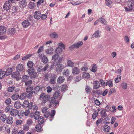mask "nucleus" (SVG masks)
<instances>
[{"label":"nucleus","mask_w":134,"mask_h":134,"mask_svg":"<svg viewBox=\"0 0 134 134\" xmlns=\"http://www.w3.org/2000/svg\"><path fill=\"white\" fill-rule=\"evenodd\" d=\"M60 93L59 91L55 92L53 94V97H51L49 100L50 104L49 105V107L51 108L53 105V106L54 105L55 108H56L59 105V102L55 99L57 98L60 96Z\"/></svg>","instance_id":"nucleus-1"},{"label":"nucleus","mask_w":134,"mask_h":134,"mask_svg":"<svg viewBox=\"0 0 134 134\" xmlns=\"http://www.w3.org/2000/svg\"><path fill=\"white\" fill-rule=\"evenodd\" d=\"M43 114L44 116L46 118H47L49 116H50V117H49V120L50 121H51L53 120L54 116L55 115V110H52L51 111V114H50V112L48 111Z\"/></svg>","instance_id":"nucleus-2"},{"label":"nucleus","mask_w":134,"mask_h":134,"mask_svg":"<svg viewBox=\"0 0 134 134\" xmlns=\"http://www.w3.org/2000/svg\"><path fill=\"white\" fill-rule=\"evenodd\" d=\"M83 44V42L82 41H79V42H76L73 44L72 45L69 47L70 49H71L75 48H77L80 47Z\"/></svg>","instance_id":"nucleus-3"},{"label":"nucleus","mask_w":134,"mask_h":134,"mask_svg":"<svg viewBox=\"0 0 134 134\" xmlns=\"http://www.w3.org/2000/svg\"><path fill=\"white\" fill-rule=\"evenodd\" d=\"M39 57L41 59L42 61L45 64L47 63L48 61L47 58L43 54H39Z\"/></svg>","instance_id":"nucleus-4"},{"label":"nucleus","mask_w":134,"mask_h":134,"mask_svg":"<svg viewBox=\"0 0 134 134\" xmlns=\"http://www.w3.org/2000/svg\"><path fill=\"white\" fill-rule=\"evenodd\" d=\"M22 25L23 28H26L30 26L31 24L28 20H25L23 21Z\"/></svg>","instance_id":"nucleus-5"},{"label":"nucleus","mask_w":134,"mask_h":134,"mask_svg":"<svg viewBox=\"0 0 134 134\" xmlns=\"http://www.w3.org/2000/svg\"><path fill=\"white\" fill-rule=\"evenodd\" d=\"M16 30L14 28H11L9 29L7 31V34L10 36L14 35L16 33Z\"/></svg>","instance_id":"nucleus-6"},{"label":"nucleus","mask_w":134,"mask_h":134,"mask_svg":"<svg viewBox=\"0 0 134 134\" xmlns=\"http://www.w3.org/2000/svg\"><path fill=\"white\" fill-rule=\"evenodd\" d=\"M17 1H19L20 0H16ZM19 5L21 8H24L27 5V2L25 0H22L19 3Z\"/></svg>","instance_id":"nucleus-7"},{"label":"nucleus","mask_w":134,"mask_h":134,"mask_svg":"<svg viewBox=\"0 0 134 134\" xmlns=\"http://www.w3.org/2000/svg\"><path fill=\"white\" fill-rule=\"evenodd\" d=\"M20 74V73L17 71L13 72L12 75V78H15L17 80H18L20 79L19 77Z\"/></svg>","instance_id":"nucleus-8"},{"label":"nucleus","mask_w":134,"mask_h":134,"mask_svg":"<svg viewBox=\"0 0 134 134\" xmlns=\"http://www.w3.org/2000/svg\"><path fill=\"white\" fill-rule=\"evenodd\" d=\"M57 67L56 68V71L58 72H62V70L64 68V66L62 64L56 65Z\"/></svg>","instance_id":"nucleus-9"},{"label":"nucleus","mask_w":134,"mask_h":134,"mask_svg":"<svg viewBox=\"0 0 134 134\" xmlns=\"http://www.w3.org/2000/svg\"><path fill=\"white\" fill-rule=\"evenodd\" d=\"M51 79L50 80V83L52 84L55 83L57 78V75L55 74H52L51 77Z\"/></svg>","instance_id":"nucleus-10"},{"label":"nucleus","mask_w":134,"mask_h":134,"mask_svg":"<svg viewBox=\"0 0 134 134\" xmlns=\"http://www.w3.org/2000/svg\"><path fill=\"white\" fill-rule=\"evenodd\" d=\"M24 65L21 64H18L16 67V70L19 72L23 71L24 69Z\"/></svg>","instance_id":"nucleus-11"},{"label":"nucleus","mask_w":134,"mask_h":134,"mask_svg":"<svg viewBox=\"0 0 134 134\" xmlns=\"http://www.w3.org/2000/svg\"><path fill=\"white\" fill-rule=\"evenodd\" d=\"M41 14L40 12L36 11L34 14V16L35 19H39L41 18Z\"/></svg>","instance_id":"nucleus-12"},{"label":"nucleus","mask_w":134,"mask_h":134,"mask_svg":"<svg viewBox=\"0 0 134 134\" xmlns=\"http://www.w3.org/2000/svg\"><path fill=\"white\" fill-rule=\"evenodd\" d=\"M13 119L12 117L8 116L7 118L5 121L7 124H12L13 122Z\"/></svg>","instance_id":"nucleus-13"},{"label":"nucleus","mask_w":134,"mask_h":134,"mask_svg":"<svg viewBox=\"0 0 134 134\" xmlns=\"http://www.w3.org/2000/svg\"><path fill=\"white\" fill-rule=\"evenodd\" d=\"M80 69L77 67H74L72 69V73L73 75L78 74L80 72Z\"/></svg>","instance_id":"nucleus-14"},{"label":"nucleus","mask_w":134,"mask_h":134,"mask_svg":"<svg viewBox=\"0 0 134 134\" xmlns=\"http://www.w3.org/2000/svg\"><path fill=\"white\" fill-rule=\"evenodd\" d=\"M10 4L8 2L6 1L4 4L3 8L5 10H8L10 9Z\"/></svg>","instance_id":"nucleus-15"},{"label":"nucleus","mask_w":134,"mask_h":134,"mask_svg":"<svg viewBox=\"0 0 134 134\" xmlns=\"http://www.w3.org/2000/svg\"><path fill=\"white\" fill-rule=\"evenodd\" d=\"M50 98V96L48 95H45V96L43 97V100L42 102V104H45L46 102L48 101L49 99Z\"/></svg>","instance_id":"nucleus-16"},{"label":"nucleus","mask_w":134,"mask_h":134,"mask_svg":"<svg viewBox=\"0 0 134 134\" xmlns=\"http://www.w3.org/2000/svg\"><path fill=\"white\" fill-rule=\"evenodd\" d=\"M99 82L97 81H94L93 83V87L94 89H97L100 86V85L98 84Z\"/></svg>","instance_id":"nucleus-17"},{"label":"nucleus","mask_w":134,"mask_h":134,"mask_svg":"<svg viewBox=\"0 0 134 134\" xmlns=\"http://www.w3.org/2000/svg\"><path fill=\"white\" fill-rule=\"evenodd\" d=\"M18 113V111L16 109H13V110L11 111L10 114L14 116H16Z\"/></svg>","instance_id":"nucleus-18"},{"label":"nucleus","mask_w":134,"mask_h":134,"mask_svg":"<svg viewBox=\"0 0 134 134\" xmlns=\"http://www.w3.org/2000/svg\"><path fill=\"white\" fill-rule=\"evenodd\" d=\"M7 117L5 114H2L0 118L1 121L3 123H5Z\"/></svg>","instance_id":"nucleus-19"},{"label":"nucleus","mask_w":134,"mask_h":134,"mask_svg":"<svg viewBox=\"0 0 134 134\" xmlns=\"http://www.w3.org/2000/svg\"><path fill=\"white\" fill-rule=\"evenodd\" d=\"M13 71V69L11 68H8L5 71L6 75L8 76L11 74Z\"/></svg>","instance_id":"nucleus-20"},{"label":"nucleus","mask_w":134,"mask_h":134,"mask_svg":"<svg viewBox=\"0 0 134 134\" xmlns=\"http://www.w3.org/2000/svg\"><path fill=\"white\" fill-rule=\"evenodd\" d=\"M6 31L5 28L3 26H0V34L3 35L4 34Z\"/></svg>","instance_id":"nucleus-21"},{"label":"nucleus","mask_w":134,"mask_h":134,"mask_svg":"<svg viewBox=\"0 0 134 134\" xmlns=\"http://www.w3.org/2000/svg\"><path fill=\"white\" fill-rule=\"evenodd\" d=\"M134 0H129L127 2V5L129 7L132 8L133 7V5H134Z\"/></svg>","instance_id":"nucleus-22"},{"label":"nucleus","mask_w":134,"mask_h":134,"mask_svg":"<svg viewBox=\"0 0 134 134\" xmlns=\"http://www.w3.org/2000/svg\"><path fill=\"white\" fill-rule=\"evenodd\" d=\"M13 107L10 105H8L7 106L5 109V111L6 112H10L13 110Z\"/></svg>","instance_id":"nucleus-23"},{"label":"nucleus","mask_w":134,"mask_h":134,"mask_svg":"<svg viewBox=\"0 0 134 134\" xmlns=\"http://www.w3.org/2000/svg\"><path fill=\"white\" fill-rule=\"evenodd\" d=\"M19 95L18 93H15L13 94L12 97L11 98L13 100H15L19 98Z\"/></svg>","instance_id":"nucleus-24"},{"label":"nucleus","mask_w":134,"mask_h":134,"mask_svg":"<svg viewBox=\"0 0 134 134\" xmlns=\"http://www.w3.org/2000/svg\"><path fill=\"white\" fill-rule=\"evenodd\" d=\"M40 113L38 111H36L34 113V115L32 116L34 117V118L35 120H37L38 118H39L40 116Z\"/></svg>","instance_id":"nucleus-25"},{"label":"nucleus","mask_w":134,"mask_h":134,"mask_svg":"<svg viewBox=\"0 0 134 134\" xmlns=\"http://www.w3.org/2000/svg\"><path fill=\"white\" fill-rule=\"evenodd\" d=\"M41 124H38L36 125L35 128L36 131L38 132H40L42 131V127L40 125Z\"/></svg>","instance_id":"nucleus-26"},{"label":"nucleus","mask_w":134,"mask_h":134,"mask_svg":"<svg viewBox=\"0 0 134 134\" xmlns=\"http://www.w3.org/2000/svg\"><path fill=\"white\" fill-rule=\"evenodd\" d=\"M29 77L27 75H24L23 76L22 78V82H25L29 80Z\"/></svg>","instance_id":"nucleus-27"},{"label":"nucleus","mask_w":134,"mask_h":134,"mask_svg":"<svg viewBox=\"0 0 134 134\" xmlns=\"http://www.w3.org/2000/svg\"><path fill=\"white\" fill-rule=\"evenodd\" d=\"M38 120V122L39 124H42L44 122V118L42 116H40L37 119Z\"/></svg>","instance_id":"nucleus-28"},{"label":"nucleus","mask_w":134,"mask_h":134,"mask_svg":"<svg viewBox=\"0 0 134 134\" xmlns=\"http://www.w3.org/2000/svg\"><path fill=\"white\" fill-rule=\"evenodd\" d=\"M33 89V87L31 85H29L26 88V92L27 93H30L32 92V91Z\"/></svg>","instance_id":"nucleus-29"},{"label":"nucleus","mask_w":134,"mask_h":134,"mask_svg":"<svg viewBox=\"0 0 134 134\" xmlns=\"http://www.w3.org/2000/svg\"><path fill=\"white\" fill-rule=\"evenodd\" d=\"M65 78L62 76H60L57 79V82L58 83H61L64 81Z\"/></svg>","instance_id":"nucleus-30"},{"label":"nucleus","mask_w":134,"mask_h":134,"mask_svg":"<svg viewBox=\"0 0 134 134\" xmlns=\"http://www.w3.org/2000/svg\"><path fill=\"white\" fill-rule=\"evenodd\" d=\"M21 106V104L20 103V102L19 101H17L14 104V107L16 109L20 108Z\"/></svg>","instance_id":"nucleus-31"},{"label":"nucleus","mask_w":134,"mask_h":134,"mask_svg":"<svg viewBox=\"0 0 134 134\" xmlns=\"http://www.w3.org/2000/svg\"><path fill=\"white\" fill-rule=\"evenodd\" d=\"M53 48H49L48 49L46 50V52L47 54H53Z\"/></svg>","instance_id":"nucleus-32"},{"label":"nucleus","mask_w":134,"mask_h":134,"mask_svg":"<svg viewBox=\"0 0 134 134\" xmlns=\"http://www.w3.org/2000/svg\"><path fill=\"white\" fill-rule=\"evenodd\" d=\"M42 88H41L39 86H36L34 89V91H33L34 93L35 94L37 93Z\"/></svg>","instance_id":"nucleus-33"},{"label":"nucleus","mask_w":134,"mask_h":134,"mask_svg":"<svg viewBox=\"0 0 134 134\" xmlns=\"http://www.w3.org/2000/svg\"><path fill=\"white\" fill-rule=\"evenodd\" d=\"M103 130L104 131L106 132H108L109 131V130L110 129V127L107 125L105 124L104 126Z\"/></svg>","instance_id":"nucleus-34"},{"label":"nucleus","mask_w":134,"mask_h":134,"mask_svg":"<svg viewBox=\"0 0 134 134\" xmlns=\"http://www.w3.org/2000/svg\"><path fill=\"white\" fill-rule=\"evenodd\" d=\"M99 31H97L95 32L92 37V38H97L100 37Z\"/></svg>","instance_id":"nucleus-35"},{"label":"nucleus","mask_w":134,"mask_h":134,"mask_svg":"<svg viewBox=\"0 0 134 134\" xmlns=\"http://www.w3.org/2000/svg\"><path fill=\"white\" fill-rule=\"evenodd\" d=\"M19 99H24L26 98L27 97V94L25 92L22 93L21 94L20 96H19Z\"/></svg>","instance_id":"nucleus-36"},{"label":"nucleus","mask_w":134,"mask_h":134,"mask_svg":"<svg viewBox=\"0 0 134 134\" xmlns=\"http://www.w3.org/2000/svg\"><path fill=\"white\" fill-rule=\"evenodd\" d=\"M105 85H108L109 87H111L113 86V81L111 80H110L108 81H107L105 83Z\"/></svg>","instance_id":"nucleus-37"},{"label":"nucleus","mask_w":134,"mask_h":134,"mask_svg":"<svg viewBox=\"0 0 134 134\" xmlns=\"http://www.w3.org/2000/svg\"><path fill=\"white\" fill-rule=\"evenodd\" d=\"M29 8L31 9L34 8L36 7V5L35 3L34 2H32L30 1L29 4Z\"/></svg>","instance_id":"nucleus-38"},{"label":"nucleus","mask_w":134,"mask_h":134,"mask_svg":"<svg viewBox=\"0 0 134 134\" xmlns=\"http://www.w3.org/2000/svg\"><path fill=\"white\" fill-rule=\"evenodd\" d=\"M29 104V102L28 100H25L22 106L24 108H27L28 104Z\"/></svg>","instance_id":"nucleus-39"},{"label":"nucleus","mask_w":134,"mask_h":134,"mask_svg":"<svg viewBox=\"0 0 134 134\" xmlns=\"http://www.w3.org/2000/svg\"><path fill=\"white\" fill-rule=\"evenodd\" d=\"M5 71H2V69H0V79L3 78L6 75Z\"/></svg>","instance_id":"nucleus-40"},{"label":"nucleus","mask_w":134,"mask_h":134,"mask_svg":"<svg viewBox=\"0 0 134 134\" xmlns=\"http://www.w3.org/2000/svg\"><path fill=\"white\" fill-rule=\"evenodd\" d=\"M85 90L87 93H90L92 89L90 86L86 85Z\"/></svg>","instance_id":"nucleus-41"},{"label":"nucleus","mask_w":134,"mask_h":134,"mask_svg":"<svg viewBox=\"0 0 134 134\" xmlns=\"http://www.w3.org/2000/svg\"><path fill=\"white\" fill-rule=\"evenodd\" d=\"M68 65L69 66L73 67L74 66V63L71 60H69L67 61V63Z\"/></svg>","instance_id":"nucleus-42"},{"label":"nucleus","mask_w":134,"mask_h":134,"mask_svg":"<svg viewBox=\"0 0 134 134\" xmlns=\"http://www.w3.org/2000/svg\"><path fill=\"white\" fill-rule=\"evenodd\" d=\"M63 74L64 76H67L69 75L68 69H65L63 72Z\"/></svg>","instance_id":"nucleus-43"},{"label":"nucleus","mask_w":134,"mask_h":134,"mask_svg":"<svg viewBox=\"0 0 134 134\" xmlns=\"http://www.w3.org/2000/svg\"><path fill=\"white\" fill-rule=\"evenodd\" d=\"M35 72V69L34 68H30L27 70V72L28 74H32Z\"/></svg>","instance_id":"nucleus-44"},{"label":"nucleus","mask_w":134,"mask_h":134,"mask_svg":"<svg viewBox=\"0 0 134 134\" xmlns=\"http://www.w3.org/2000/svg\"><path fill=\"white\" fill-rule=\"evenodd\" d=\"M82 77L84 78H89L90 77L89 73L84 72L82 75Z\"/></svg>","instance_id":"nucleus-45"},{"label":"nucleus","mask_w":134,"mask_h":134,"mask_svg":"<svg viewBox=\"0 0 134 134\" xmlns=\"http://www.w3.org/2000/svg\"><path fill=\"white\" fill-rule=\"evenodd\" d=\"M50 36L51 37L53 38H56L58 37V34L55 32L50 34Z\"/></svg>","instance_id":"nucleus-46"},{"label":"nucleus","mask_w":134,"mask_h":134,"mask_svg":"<svg viewBox=\"0 0 134 134\" xmlns=\"http://www.w3.org/2000/svg\"><path fill=\"white\" fill-rule=\"evenodd\" d=\"M34 64V63L32 62L31 61H29L28 62L27 66L29 68H32Z\"/></svg>","instance_id":"nucleus-47"},{"label":"nucleus","mask_w":134,"mask_h":134,"mask_svg":"<svg viewBox=\"0 0 134 134\" xmlns=\"http://www.w3.org/2000/svg\"><path fill=\"white\" fill-rule=\"evenodd\" d=\"M99 110H98V111H94L93 114L92 118L93 119H95L97 116L98 115V112Z\"/></svg>","instance_id":"nucleus-48"},{"label":"nucleus","mask_w":134,"mask_h":134,"mask_svg":"<svg viewBox=\"0 0 134 134\" xmlns=\"http://www.w3.org/2000/svg\"><path fill=\"white\" fill-rule=\"evenodd\" d=\"M30 77L31 79H33L35 78L37 76V73L34 72L32 74H30Z\"/></svg>","instance_id":"nucleus-49"},{"label":"nucleus","mask_w":134,"mask_h":134,"mask_svg":"<svg viewBox=\"0 0 134 134\" xmlns=\"http://www.w3.org/2000/svg\"><path fill=\"white\" fill-rule=\"evenodd\" d=\"M63 59V57H61L59 58L58 60H57V62L54 61V62L56 63V65L60 64V63H62Z\"/></svg>","instance_id":"nucleus-50"},{"label":"nucleus","mask_w":134,"mask_h":134,"mask_svg":"<svg viewBox=\"0 0 134 134\" xmlns=\"http://www.w3.org/2000/svg\"><path fill=\"white\" fill-rule=\"evenodd\" d=\"M63 51V50L62 48L58 47L56 48L55 52L57 54L61 53Z\"/></svg>","instance_id":"nucleus-51"},{"label":"nucleus","mask_w":134,"mask_h":134,"mask_svg":"<svg viewBox=\"0 0 134 134\" xmlns=\"http://www.w3.org/2000/svg\"><path fill=\"white\" fill-rule=\"evenodd\" d=\"M70 3L74 5H78L81 3V2L80 1H77L76 2H71Z\"/></svg>","instance_id":"nucleus-52"},{"label":"nucleus","mask_w":134,"mask_h":134,"mask_svg":"<svg viewBox=\"0 0 134 134\" xmlns=\"http://www.w3.org/2000/svg\"><path fill=\"white\" fill-rule=\"evenodd\" d=\"M59 57V55L57 53L52 56V59L54 60H55Z\"/></svg>","instance_id":"nucleus-53"},{"label":"nucleus","mask_w":134,"mask_h":134,"mask_svg":"<svg viewBox=\"0 0 134 134\" xmlns=\"http://www.w3.org/2000/svg\"><path fill=\"white\" fill-rule=\"evenodd\" d=\"M101 115L102 118H104L107 116V114L104 110H101Z\"/></svg>","instance_id":"nucleus-54"},{"label":"nucleus","mask_w":134,"mask_h":134,"mask_svg":"<svg viewBox=\"0 0 134 134\" xmlns=\"http://www.w3.org/2000/svg\"><path fill=\"white\" fill-rule=\"evenodd\" d=\"M97 66L96 64H93L92 67L91 71L94 72H96L97 70Z\"/></svg>","instance_id":"nucleus-55"},{"label":"nucleus","mask_w":134,"mask_h":134,"mask_svg":"<svg viewBox=\"0 0 134 134\" xmlns=\"http://www.w3.org/2000/svg\"><path fill=\"white\" fill-rule=\"evenodd\" d=\"M121 76L120 75L117 76V77L115 79V82L116 83H118L121 80Z\"/></svg>","instance_id":"nucleus-56"},{"label":"nucleus","mask_w":134,"mask_h":134,"mask_svg":"<svg viewBox=\"0 0 134 134\" xmlns=\"http://www.w3.org/2000/svg\"><path fill=\"white\" fill-rule=\"evenodd\" d=\"M14 88L15 87L14 86L9 87L8 88L7 91L8 92H12L14 91Z\"/></svg>","instance_id":"nucleus-57"},{"label":"nucleus","mask_w":134,"mask_h":134,"mask_svg":"<svg viewBox=\"0 0 134 134\" xmlns=\"http://www.w3.org/2000/svg\"><path fill=\"white\" fill-rule=\"evenodd\" d=\"M100 22L104 24H105L106 23V21L105 19L102 18H100L98 20Z\"/></svg>","instance_id":"nucleus-58"},{"label":"nucleus","mask_w":134,"mask_h":134,"mask_svg":"<svg viewBox=\"0 0 134 134\" xmlns=\"http://www.w3.org/2000/svg\"><path fill=\"white\" fill-rule=\"evenodd\" d=\"M32 82V80H31L29 79L25 82V85L26 86H27L31 84Z\"/></svg>","instance_id":"nucleus-59"},{"label":"nucleus","mask_w":134,"mask_h":134,"mask_svg":"<svg viewBox=\"0 0 134 134\" xmlns=\"http://www.w3.org/2000/svg\"><path fill=\"white\" fill-rule=\"evenodd\" d=\"M11 102V99L10 98L7 99L5 101V103L6 104L9 105Z\"/></svg>","instance_id":"nucleus-60"},{"label":"nucleus","mask_w":134,"mask_h":134,"mask_svg":"<svg viewBox=\"0 0 134 134\" xmlns=\"http://www.w3.org/2000/svg\"><path fill=\"white\" fill-rule=\"evenodd\" d=\"M29 126L26 125H24L23 127V130L26 131H28L29 130Z\"/></svg>","instance_id":"nucleus-61"},{"label":"nucleus","mask_w":134,"mask_h":134,"mask_svg":"<svg viewBox=\"0 0 134 134\" xmlns=\"http://www.w3.org/2000/svg\"><path fill=\"white\" fill-rule=\"evenodd\" d=\"M31 55L30 54H27L23 57L22 58V60H26L31 57Z\"/></svg>","instance_id":"nucleus-62"},{"label":"nucleus","mask_w":134,"mask_h":134,"mask_svg":"<svg viewBox=\"0 0 134 134\" xmlns=\"http://www.w3.org/2000/svg\"><path fill=\"white\" fill-rule=\"evenodd\" d=\"M116 90L114 88H111V89L109 91L108 93L109 95H110L112 93H114L115 92Z\"/></svg>","instance_id":"nucleus-63"},{"label":"nucleus","mask_w":134,"mask_h":134,"mask_svg":"<svg viewBox=\"0 0 134 134\" xmlns=\"http://www.w3.org/2000/svg\"><path fill=\"white\" fill-rule=\"evenodd\" d=\"M122 87L123 89H126L127 87V83L125 82H123L121 84Z\"/></svg>","instance_id":"nucleus-64"}]
</instances>
